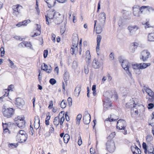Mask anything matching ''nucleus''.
Listing matches in <instances>:
<instances>
[{
	"mask_svg": "<svg viewBox=\"0 0 154 154\" xmlns=\"http://www.w3.org/2000/svg\"><path fill=\"white\" fill-rule=\"evenodd\" d=\"M86 60L87 61H89L91 60V56L90 51L87 50L86 52Z\"/></svg>",
	"mask_w": 154,
	"mask_h": 154,
	"instance_id": "2f4dec72",
	"label": "nucleus"
},
{
	"mask_svg": "<svg viewBox=\"0 0 154 154\" xmlns=\"http://www.w3.org/2000/svg\"><path fill=\"white\" fill-rule=\"evenodd\" d=\"M150 63H139L140 69H143L146 68L148 66L150 65Z\"/></svg>",
	"mask_w": 154,
	"mask_h": 154,
	"instance_id": "c85d7f7f",
	"label": "nucleus"
},
{
	"mask_svg": "<svg viewBox=\"0 0 154 154\" xmlns=\"http://www.w3.org/2000/svg\"><path fill=\"white\" fill-rule=\"evenodd\" d=\"M37 29L38 30V32L36 33H35L33 35H31V36L32 37H35L38 35H39L41 34V29L40 26L37 27Z\"/></svg>",
	"mask_w": 154,
	"mask_h": 154,
	"instance_id": "c9c22d12",
	"label": "nucleus"
},
{
	"mask_svg": "<svg viewBox=\"0 0 154 154\" xmlns=\"http://www.w3.org/2000/svg\"><path fill=\"white\" fill-rule=\"evenodd\" d=\"M28 135L23 130H20L16 136V139L19 142H25L27 139Z\"/></svg>",
	"mask_w": 154,
	"mask_h": 154,
	"instance_id": "f03ea898",
	"label": "nucleus"
},
{
	"mask_svg": "<svg viewBox=\"0 0 154 154\" xmlns=\"http://www.w3.org/2000/svg\"><path fill=\"white\" fill-rule=\"evenodd\" d=\"M153 139L152 136L150 135H148L146 136V140L149 142L151 141Z\"/></svg>",
	"mask_w": 154,
	"mask_h": 154,
	"instance_id": "79ce46f5",
	"label": "nucleus"
},
{
	"mask_svg": "<svg viewBox=\"0 0 154 154\" xmlns=\"http://www.w3.org/2000/svg\"><path fill=\"white\" fill-rule=\"evenodd\" d=\"M139 27L136 25L129 26L128 27V29L129 31V35L132 36L135 33L136 31L139 29Z\"/></svg>",
	"mask_w": 154,
	"mask_h": 154,
	"instance_id": "ddd939ff",
	"label": "nucleus"
},
{
	"mask_svg": "<svg viewBox=\"0 0 154 154\" xmlns=\"http://www.w3.org/2000/svg\"><path fill=\"white\" fill-rule=\"evenodd\" d=\"M14 88V86L13 85H11L8 86V89H5L4 90L5 94L4 95L0 97V99L3 98L5 97H7L8 96L9 91L11 90Z\"/></svg>",
	"mask_w": 154,
	"mask_h": 154,
	"instance_id": "a211bd4d",
	"label": "nucleus"
},
{
	"mask_svg": "<svg viewBox=\"0 0 154 154\" xmlns=\"http://www.w3.org/2000/svg\"><path fill=\"white\" fill-rule=\"evenodd\" d=\"M54 15L55 17L53 21L56 24H59L62 22V16L59 13L56 12Z\"/></svg>",
	"mask_w": 154,
	"mask_h": 154,
	"instance_id": "f8f14e48",
	"label": "nucleus"
},
{
	"mask_svg": "<svg viewBox=\"0 0 154 154\" xmlns=\"http://www.w3.org/2000/svg\"><path fill=\"white\" fill-rule=\"evenodd\" d=\"M105 20L106 14L104 12H101L99 15L98 22L96 29L97 33L99 34L102 32L105 24Z\"/></svg>",
	"mask_w": 154,
	"mask_h": 154,
	"instance_id": "f257e3e1",
	"label": "nucleus"
},
{
	"mask_svg": "<svg viewBox=\"0 0 154 154\" xmlns=\"http://www.w3.org/2000/svg\"><path fill=\"white\" fill-rule=\"evenodd\" d=\"M8 60L10 62V63L11 64V68H13V67L14 66V68L15 66L14 65V63L9 59Z\"/></svg>",
	"mask_w": 154,
	"mask_h": 154,
	"instance_id": "052dcab7",
	"label": "nucleus"
},
{
	"mask_svg": "<svg viewBox=\"0 0 154 154\" xmlns=\"http://www.w3.org/2000/svg\"><path fill=\"white\" fill-rule=\"evenodd\" d=\"M104 96L106 98V99L109 100L112 97V94L111 91H106L104 93Z\"/></svg>",
	"mask_w": 154,
	"mask_h": 154,
	"instance_id": "393cba45",
	"label": "nucleus"
},
{
	"mask_svg": "<svg viewBox=\"0 0 154 154\" xmlns=\"http://www.w3.org/2000/svg\"><path fill=\"white\" fill-rule=\"evenodd\" d=\"M122 17L123 18L126 20H129L131 19V12L129 11L125 10L122 11Z\"/></svg>",
	"mask_w": 154,
	"mask_h": 154,
	"instance_id": "4468645a",
	"label": "nucleus"
},
{
	"mask_svg": "<svg viewBox=\"0 0 154 154\" xmlns=\"http://www.w3.org/2000/svg\"><path fill=\"white\" fill-rule=\"evenodd\" d=\"M84 70L85 73L86 74H87L88 73L89 71L88 68H87V67H84Z\"/></svg>",
	"mask_w": 154,
	"mask_h": 154,
	"instance_id": "680f3d73",
	"label": "nucleus"
},
{
	"mask_svg": "<svg viewBox=\"0 0 154 154\" xmlns=\"http://www.w3.org/2000/svg\"><path fill=\"white\" fill-rule=\"evenodd\" d=\"M146 7L143 8V11L145 10L146 11H148L149 12H151L153 11L154 9L152 7H150L149 6H145Z\"/></svg>",
	"mask_w": 154,
	"mask_h": 154,
	"instance_id": "e433bc0d",
	"label": "nucleus"
},
{
	"mask_svg": "<svg viewBox=\"0 0 154 154\" xmlns=\"http://www.w3.org/2000/svg\"><path fill=\"white\" fill-rule=\"evenodd\" d=\"M146 25L145 26V28L146 29L147 28L151 27V26L150 25L149 22H146Z\"/></svg>",
	"mask_w": 154,
	"mask_h": 154,
	"instance_id": "69168bd1",
	"label": "nucleus"
},
{
	"mask_svg": "<svg viewBox=\"0 0 154 154\" xmlns=\"http://www.w3.org/2000/svg\"><path fill=\"white\" fill-rule=\"evenodd\" d=\"M107 79V77L106 76H103L102 79L101 84H103L104 82L106 81Z\"/></svg>",
	"mask_w": 154,
	"mask_h": 154,
	"instance_id": "0e129e2a",
	"label": "nucleus"
},
{
	"mask_svg": "<svg viewBox=\"0 0 154 154\" xmlns=\"http://www.w3.org/2000/svg\"><path fill=\"white\" fill-rule=\"evenodd\" d=\"M126 123L125 120L123 119H120L119 120L117 123V128L119 130H124L123 133L125 135L126 134L127 131L125 130V128L126 126Z\"/></svg>",
	"mask_w": 154,
	"mask_h": 154,
	"instance_id": "20e7f679",
	"label": "nucleus"
},
{
	"mask_svg": "<svg viewBox=\"0 0 154 154\" xmlns=\"http://www.w3.org/2000/svg\"><path fill=\"white\" fill-rule=\"evenodd\" d=\"M122 67L124 68L125 70L126 71L127 74L130 77H131V72L129 70V63L128 61L127 60H125L121 64Z\"/></svg>",
	"mask_w": 154,
	"mask_h": 154,
	"instance_id": "9d476101",
	"label": "nucleus"
},
{
	"mask_svg": "<svg viewBox=\"0 0 154 154\" xmlns=\"http://www.w3.org/2000/svg\"><path fill=\"white\" fill-rule=\"evenodd\" d=\"M51 35V39L52 40L53 42H55V38H56V35L55 34H54L53 33H52Z\"/></svg>",
	"mask_w": 154,
	"mask_h": 154,
	"instance_id": "603ef678",
	"label": "nucleus"
},
{
	"mask_svg": "<svg viewBox=\"0 0 154 154\" xmlns=\"http://www.w3.org/2000/svg\"><path fill=\"white\" fill-rule=\"evenodd\" d=\"M144 89L145 91L148 94L149 96L151 97L153 96L154 94L153 92L151 89L149 88L145 87H144Z\"/></svg>",
	"mask_w": 154,
	"mask_h": 154,
	"instance_id": "cd10ccee",
	"label": "nucleus"
},
{
	"mask_svg": "<svg viewBox=\"0 0 154 154\" xmlns=\"http://www.w3.org/2000/svg\"><path fill=\"white\" fill-rule=\"evenodd\" d=\"M90 115L88 113H87L83 117L84 122L85 124H88L90 122Z\"/></svg>",
	"mask_w": 154,
	"mask_h": 154,
	"instance_id": "aec40b11",
	"label": "nucleus"
},
{
	"mask_svg": "<svg viewBox=\"0 0 154 154\" xmlns=\"http://www.w3.org/2000/svg\"><path fill=\"white\" fill-rule=\"evenodd\" d=\"M78 45H71V53L72 54H76L78 52Z\"/></svg>",
	"mask_w": 154,
	"mask_h": 154,
	"instance_id": "4be33fe9",
	"label": "nucleus"
},
{
	"mask_svg": "<svg viewBox=\"0 0 154 154\" xmlns=\"http://www.w3.org/2000/svg\"><path fill=\"white\" fill-rule=\"evenodd\" d=\"M0 51L1 52V56L2 57L4 56L5 52L4 48L2 47H1L0 48Z\"/></svg>",
	"mask_w": 154,
	"mask_h": 154,
	"instance_id": "49530a36",
	"label": "nucleus"
},
{
	"mask_svg": "<svg viewBox=\"0 0 154 154\" xmlns=\"http://www.w3.org/2000/svg\"><path fill=\"white\" fill-rule=\"evenodd\" d=\"M60 120L59 117H56L55 118L54 121V124L56 126H57L59 124L60 122Z\"/></svg>",
	"mask_w": 154,
	"mask_h": 154,
	"instance_id": "f704fd0d",
	"label": "nucleus"
},
{
	"mask_svg": "<svg viewBox=\"0 0 154 154\" xmlns=\"http://www.w3.org/2000/svg\"><path fill=\"white\" fill-rule=\"evenodd\" d=\"M12 9L13 15L17 17L21 13L22 7L19 5H17L13 6Z\"/></svg>",
	"mask_w": 154,
	"mask_h": 154,
	"instance_id": "1a4fd4ad",
	"label": "nucleus"
},
{
	"mask_svg": "<svg viewBox=\"0 0 154 154\" xmlns=\"http://www.w3.org/2000/svg\"><path fill=\"white\" fill-rule=\"evenodd\" d=\"M50 132L52 133H53L54 132V129L53 127H51L49 130Z\"/></svg>",
	"mask_w": 154,
	"mask_h": 154,
	"instance_id": "774afa93",
	"label": "nucleus"
},
{
	"mask_svg": "<svg viewBox=\"0 0 154 154\" xmlns=\"http://www.w3.org/2000/svg\"><path fill=\"white\" fill-rule=\"evenodd\" d=\"M117 119H113L111 118H108L105 121V122L106 123V122H107L108 121H109L110 122H111L113 121H116L117 120Z\"/></svg>",
	"mask_w": 154,
	"mask_h": 154,
	"instance_id": "de8ad7c7",
	"label": "nucleus"
},
{
	"mask_svg": "<svg viewBox=\"0 0 154 154\" xmlns=\"http://www.w3.org/2000/svg\"><path fill=\"white\" fill-rule=\"evenodd\" d=\"M101 63V61L94 59L93 60L92 66L94 69H98L100 67Z\"/></svg>",
	"mask_w": 154,
	"mask_h": 154,
	"instance_id": "f3484780",
	"label": "nucleus"
},
{
	"mask_svg": "<svg viewBox=\"0 0 154 154\" xmlns=\"http://www.w3.org/2000/svg\"><path fill=\"white\" fill-rule=\"evenodd\" d=\"M51 84L53 85L56 83V80L54 79H51L49 81Z\"/></svg>",
	"mask_w": 154,
	"mask_h": 154,
	"instance_id": "09e8293b",
	"label": "nucleus"
},
{
	"mask_svg": "<svg viewBox=\"0 0 154 154\" xmlns=\"http://www.w3.org/2000/svg\"><path fill=\"white\" fill-rule=\"evenodd\" d=\"M56 12H54V11H49L48 12V14L47 15H45L46 19V23L47 24H49V19L51 21V20H54L55 17L54 15L55 14Z\"/></svg>",
	"mask_w": 154,
	"mask_h": 154,
	"instance_id": "9b49d317",
	"label": "nucleus"
},
{
	"mask_svg": "<svg viewBox=\"0 0 154 154\" xmlns=\"http://www.w3.org/2000/svg\"><path fill=\"white\" fill-rule=\"evenodd\" d=\"M25 102L24 100L20 98H17L15 101V105L20 108L22 107L24 105Z\"/></svg>",
	"mask_w": 154,
	"mask_h": 154,
	"instance_id": "dca6fc26",
	"label": "nucleus"
},
{
	"mask_svg": "<svg viewBox=\"0 0 154 154\" xmlns=\"http://www.w3.org/2000/svg\"><path fill=\"white\" fill-rule=\"evenodd\" d=\"M67 101L68 103V105L69 106H71L72 104V100L71 97H69L67 99Z\"/></svg>",
	"mask_w": 154,
	"mask_h": 154,
	"instance_id": "a18cd8bd",
	"label": "nucleus"
},
{
	"mask_svg": "<svg viewBox=\"0 0 154 154\" xmlns=\"http://www.w3.org/2000/svg\"><path fill=\"white\" fill-rule=\"evenodd\" d=\"M82 117V115L81 114H79L76 117V123L77 124H79L80 121Z\"/></svg>",
	"mask_w": 154,
	"mask_h": 154,
	"instance_id": "a19ab883",
	"label": "nucleus"
},
{
	"mask_svg": "<svg viewBox=\"0 0 154 154\" xmlns=\"http://www.w3.org/2000/svg\"><path fill=\"white\" fill-rule=\"evenodd\" d=\"M10 145L12 148H16L17 146V144H13L11 143L10 144Z\"/></svg>",
	"mask_w": 154,
	"mask_h": 154,
	"instance_id": "338daca9",
	"label": "nucleus"
},
{
	"mask_svg": "<svg viewBox=\"0 0 154 154\" xmlns=\"http://www.w3.org/2000/svg\"><path fill=\"white\" fill-rule=\"evenodd\" d=\"M101 38L102 37L101 35H97V45L96 48V51L97 52H98L99 51L100 43Z\"/></svg>",
	"mask_w": 154,
	"mask_h": 154,
	"instance_id": "b1692460",
	"label": "nucleus"
},
{
	"mask_svg": "<svg viewBox=\"0 0 154 154\" xmlns=\"http://www.w3.org/2000/svg\"><path fill=\"white\" fill-rule=\"evenodd\" d=\"M43 64L44 66L42 65V69L44 70H45V69H48V66L45 63H43Z\"/></svg>",
	"mask_w": 154,
	"mask_h": 154,
	"instance_id": "8fccbe9b",
	"label": "nucleus"
},
{
	"mask_svg": "<svg viewBox=\"0 0 154 154\" xmlns=\"http://www.w3.org/2000/svg\"><path fill=\"white\" fill-rule=\"evenodd\" d=\"M47 4L48 7H51L54 6L55 4V0H44Z\"/></svg>",
	"mask_w": 154,
	"mask_h": 154,
	"instance_id": "5701e85b",
	"label": "nucleus"
},
{
	"mask_svg": "<svg viewBox=\"0 0 154 154\" xmlns=\"http://www.w3.org/2000/svg\"><path fill=\"white\" fill-rule=\"evenodd\" d=\"M72 45H78L79 38L78 35L76 33H74L72 37Z\"/></svg>",
	"mask_w": 154,
	"mask_h": 154,
	"instance_id": "412c9836",
	"label": "nucleus"
},
{
	"mask_svg": "<svg viewBox=\"0 0 154 154\" xmlns=\"http://www.w3.org/2000/svg\"><path fill=\"white\" fill-rule=\"evenodd\" d=\"M148 39L149 41L154 42V33H149L148 36Z\"/></svg>",
	"mask_w": 154,
	"mask_h": 154,
	"instance_id": "7c9ffc66",
	"label": "nucleus"
},
{
	"mask_svg": "<svg viewBox=\"0 0 154 154\" xmlns=\"http://www.w3.org/2000/svg\"><path fill=\"white\" fill-rule=\"evenodd\" d=\"M109 57L110 60H113L114 57V55L113 53H111L109 55Z\"/></svg>",
	"mask_w": 154,
	"mask_h": 154,
	"instance_id": "5fc2aeb1",
	"label": "nucleus"
},
{
	"mask_svg": "<svg viewBox=\"0 0 154 154\" xmlns=\"http://www.w3.org/2000/svg\"><path fill=\"white\" fill-rule=\"evenodd\" d=\"M19 45L23 47H28L29 46V43L26 42H24L20 43Z\"/></svg>",
	"mask_w": 154,
	"mask_h": 154,
	"instance_id": "58836bf2",
	"label": "nucleus"
},
{
	"mask_svg": "<svg viewBox=\"0 0 154 154\" xmlns=\"http://www.w3.org/2000/svg\"><path fill=\"white\" fill-rule=\"evenodd\" d=\"M48 51L47 50H45L44 51V57L46 58L48 55Z\"/></svg>",
	"mask_w": 154,
	"mask_h": 154,
	"instance_id": "864d4df0",
	"label": "nucleus"
},
{
	"mask_svg": "<svg viewBox=\"0 0 154 154\" xmlns=\"http://www.w3.org/2000/svg\"><path fill=\"white\" fill-rule=\"evenodd\" d=\"M64 142L67 143L70 139V136L68 134H65L63 137Z\"/></svg>",
	"mask_w": 154,
	"mask_h": 154,
	"instance_id": "473e14b6",
	"label": "nucleus"
},
{
	"mask_svg": "<svg viewBox=\"0 0 154 154\" xmlns=\"http://www.w3.org/2000/svg\"><path fill=\"white\" fill-rule=\"evenodd\" d=\"M138 43L136 42L133 43L132 44L131 47H132V52H134L136 49L138 47Z\"/></svg>",
	"mask_w": 154,
	"mask_h": 154,
	"instance_id": "4c0bfd02",
	"label": "nucleus"
},
{
	"mask_svg": "<svg viewBox=\"0 0 154 154\" xmlns=\"http://www.w3.org/2000/svg\"><path fill=\"white\" fill-rule=\"evenodd\" d=\"M154 107V104L152 103H150L148 104V108L149 109H151Z\"/></svg>",
	"mask_w": 154,
	"mask_h": 154,
	"instance_id": "4d7b16f0",
	"label": "nucleus"
},
{
	"mask_svg": "<svg viewBox=\"0 0 154 154\" xmlns=\"http://www.w3.org/2000/svg\"><path fill=\"white\" fill-rule=\"evenodd\" d=\"M118 25L120 27L122 28H123L125 26V24L122 19L120 18L119 19L118 22Z\"/></svg>",
	"mask_w": 154,
	"mask_h": 154,
	"instance_id": "72a5a7b5",
	"label": "nucleus"
},
{
	"mask_svg": "<svg viewBox=\"0 0 154 154\" xmlns=\"http://www.w3.org/2000/svg\"><path fill=\"white\" fill-rule=\"evenodd\" d=\"M146 7L145 6H143L140 8L137 6H134L133 8V13L134 16L138 17L140 16L141 14L142 13L143 11V8H144Z\"/></svg>",
	"mask_w": 154,
	"mask_h": 154,
	"instance_id": "423d86ee",
	"label": "nucleus"
},
{
	"mask_svg": "<svg viewBox=\"0 0 154 154\" xmlns=\"http://www.w3.org/2000/svg\"><path fill=\"white\" fill-rule=\"evenodd\" d=\"M131 149L133 154H140L141 151L138 147L135 145L131 147Z\"/></svg>",
	"mask_w": 154,
	"mask_h": 154,
	"instance_id": "6ab92c4d",
	"label": "nucleus"
},
{
	"mask_svg": "<svg viewBox=\"0 0 154 154\" xmlns=\"http://www.w3.org/2000/svg\"><path fill=\"white\" fill-rule=\"evenodd\" d=\"M106 146L107 150L110 152H114L115 146L114 141L112 140L108 141L106 143Z\"/></svg>",
	"mask_w": 154,
	"mask_h": 154,
	"instance_id": "6e6552de",
	"label": "nucleus"
},
{
	"mask_svg": "<svg viewBox=\"0 0 154 154\" xmlns=\"http://www.w3.org/2000/svg\"><path fill=\"white\" fill-rule=\"evenodd\" d=\"M103 102V111L105 112L107 109L108 108L111 107V103L109 100L106 99H104Z\"/></svg>",
	"mask_w": 154,
	"mask_h": 154,
	"instance_id": "2eb2a0df",
	"label": "nucleus"
},
{
	"mask_svg": "<svg viewBox=\"0 0 154 154\" xmlns=\"http://www.w3.org/2000/svg\"><path fill=\"white\" fill-rule=\"evenodd\" d=\"M29 20H25L22 22L19 23L18 24L16 25V26L18 27H20L21 26H24L27 25L29 23Z\"/></svg>",
	"mask_w": 154,
	"mask_h": 154,
	"instance_id": "bb28decb",
	"label": "nucleus"
},
{
	"mask_svg": "<svg viewBox=\"0 0 154 154\" xmlns=\"http://www.w3.org/2000/svg\"><path fill=\"white\" fill-rule=\"evenodd\" d=\"M154 148L153 147H152V148H149L148 147V150H147V153H151L154 152Z\"/></svg>",
	"mask_w": 154,
	"mask_h": 154,
	"instance_id": "3c124183",
	"label": "nucleus"
},
{
	"mask_svg": "<svg viewBox=\"0 0 154 154\" xmlns=\"http://www.w3.org/2000/svg\"><path fill=\"white\" fill-rule=\"evenodd\" d=\"M81 86H77L76 87L75 91L74 94L75 96H78L81 91Z\"/></svg>",
	"mask_w": 154,
	"mask_h": 154,
	"instance_id": "c756f323",
	"label": "nucleus"
},
{
	"mask_svg": "<svg viewBox=\"0 0 154 154\" xmlns=\"http://www.w3.org/2000/svg\"><path fill=\"white\" fill-rule=\"evenodd\" d=\"M65 102L66 100H64L62 101L60 104V106L62 108H64L66 107V104Z\"/></svg>",
	"mask_w": 154,
	"mask_h": 154,
	"instance_id": "37998d69",
	"label": "nucleus"
},
{
	"mask_svg": "<svg viewBox=\"0 0 154 154\" xmlns=\"http://www.w3.org/2000/svg\"><path fill=\"white\" fill-rule=\"evenodd\" d=\"M152 122L149 123V125L152 126H154V117L152 118Z\"/></svg>",
	"mask_w": 154,
	"mask_h": 154,
	"instance_id": "13d9d810",
	"label": "nucleus"
},
{
	"mask_svg": "<svg viewBox=\"0 0 154 154\" xmlns=\"http://www.w3.org/2000/svg\"><path fill=\"white\" fill-rule=\"evenodd\" d=\"M142 147L144 150V152L146 154H147V145L145 143L143 142L142 144Z\"/></svg>",
	"mask_w": 154,
	"mask_h": 154,
	"instance_id": "ea45409f",
	"label": "nucleus"
},
{
	"mask_svg": "<svg viewBox=\"0 0 154 154\" xmlns=\"http://www.w3.org/2000/svg\"><path fill=\"white\" fill-rule=\"evenodd\" d=\"M65 120V118L64 117V116H62L60 119V125H62V124H63V123L64 121Z\"/></svg>",
	"mask_w": 154,
	"mask_h": 154,
	"instance_id": "bf43d9fd",
	"label": "nucleus"
},
{
	"mask_svg": "<svg viewBox=\"0 0 154 154\" xmlns=\"http://www.w3.org/2000/svg\"><path fill=\"white\" fill-rule=\"evenodd\" d=\"M2 111L4 116L7 118L11 117L14 114V110L12 108H6L4 105L2 108Z\"/></svg>",
	"mask_w": 154,
	"mask_h": 154,
	"instance_id": "7ed1b4c3",
	"label": "nucleus"
},
{
	"mask_svg": "<svg viewBox=\"0 0 154 154\" xmlns=\"http://www.w3.org/2000/svg\"><path fill=\"white\" fill-rule=\"evenodd\" d=\"M24 117L23 116H18L14 119V121L17 126L20 128H23L25 126L26 122L24 120Z\"/></svg>",
	"mask_w": 154,
	"mask_h": 154,
	"instance_id": "39448f33",
	"label": "nucleus"
},
{
	"mask_svg": "<svg viewBox=\"0 0 154 154\" xmlns=\"http://www.w3.org/2000/svg\"><path fill=\"white\" fill-rule=\"evenodd\" d=\"M139 64L136 63L132 66V67L134 69H140Z\"/></svg>",
	"mask_w": 154,
	"mask_h": 154,
	"instance_id": "c03bdc74",
	"label": "nucleus"
},
{
	"mask_svg": "<svg viewBox=\"0 0 154 154\" xmlns=\"http://www.w3.org/2000/svg\"><path fill=\"white\" fill-rule=\"evenodd\" d=\"M150 57L151 54L147 50H144L141 52L140 57L143 62H145Z\"/></svg>",
	"mask_w": 154,
	"mask_h": 154,
	"instance_id": "0eeeda50",
	"label": "nucleus"
},
{
	"mask_svg": "<svg viewBox=\"0 0 154 154\" xmlns=\"http://www.w3.org/2000/svg\"><path fill=\"white\" fill-rule=\"evenodd\" d=\"M69 74L68 72L65 71L63 74V79L65 82L66 83L69 79Z\"/></svg>",
	"mask_w": 154,
	"mask_h": 154,
	"instance_id": "a878e982",
	"label": "nucleus"
},
{
	"mask_svg": "<svg viewBox=\"0 0 154 154\" xmlns=\"http://www.w3.org/2000/svg\"><path fill=\"white\" fill-rule=\"evenodd\" d=\"M82 143V141L80 136V138L78 140V144L79 146H80Z\"/></svg>",
	"mask_w": 154,
	"mask_h": 154,
	"instance_id": "e2e57ef3",
	"label": "nucleus"
},
{
	"mask_svg": "<svg viewBox=\"0 0 154 154\" xmlns=\"http://www.w3.org/2000/svg\"><path fill=\"white\" fill-rule=\"evenodd\" d=\"M3 125V128L4 130V132L5 133H7V132L9 131L8 129L7 128H5L4 125L3 123H2Z\"/></svg>",
	"mask_w": 154,
	"mask_h": 154,
	"instance_id": "6e6d98bb",
	"label": "nucleus"
}]
</instances>
